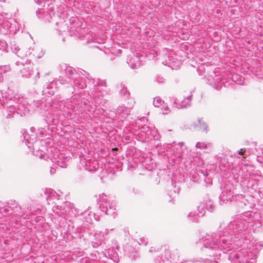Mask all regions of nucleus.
<instances>
[{
	"label": "nucleus",
	"mask_w": 263,
	"mask_h": 263,
	"mask_svg": "<svg viewBox=\"0 0 263 263\" xmlns=\"http://www.w3.org/2000/svg\"><path fill=\"white\" fill-rule=\"evenodd\" d=\"M4 67L5 68V71H7L9 69V68L6 66H4Z\"/></svg>",
	"instance_id": "obj_49"
},
{
	"label": "nucleus",
	"mask_w": 263,
	"mask_h": 263,
	"mask_svg": "<svg viewBox=\"0 0 263 263\" xmlns=\"http://www.w3.org/2000/svg\"><path fill=\"white\" fill-rule=\"evenodd\" d=\"M261 151H262V154H263V148L261 149Z\"/></svg>",
	"instance_id": "obj_54"
},
{
	"label": "nucleus",
	"mask_w": 263,
	"mask_h": 263,
	"mask_svg": "<svg viewBox=\"0 0 263 263\" xmlns=\"http://www.w3.org/2000/svg\"><path fill=\"white\" fill-rule=\"evenodd\" d=\"M160 250L162 252H164V257L166 260L170 261L171 263H178V261L179 260V256L178 255V253H176V254L172 255L170 250L166 246L161 247Z\"/></svg>",
	"instance_id": "obj_9"
},
{
	"label": "nucleus",
	"mask_w": 263,
	"mask_h": 263,
	"mask_svg": "<svg viewBox=\"0 0 263 263\" xmlns=\"http://www.w3.org/2000/svg\"><path fill=\"white\" fill-rule=\"evenodd\" d=\"M104 238V233L99 232L95 233L90 238V240L93 248H97L101 245Z\"/></svg>",
	"instance_id": "obj_12"
},
{
	"label": "nucleus",
	"mask_w": 263,
	"mask_h": 263,
	"mask_svg": "<svg viewBox=\"0 0 263 263\" xmlns=\"http://www.w3.org/2000/svg\"><path fill=\"white\" fill-rule=\"evenodd\" d=\"M70 204L69 202H65L62 205H56L52 208V212L54 216H62L68 212L69 209L70 208Z\"/></svg>",
	"instance_id": "obj_8"
},
{
	"label": "nucleus",
	"mask_w": 263,
	"mask_h": 263,
	"mask_svg": "<svg viewBox=\"0 0 263 263\" xmlns=\"http://www.w3.org/2000/svg\"><path fill=\"white\" fill-rule=\"evenodd\" d=\"M36 77L37 79L39 78V72H37Z\"/></svg>",
	"instance_id": "obj_47"
},
{
	"label": "nucleus",
	"mask_w": 263,
	"mask_h": 263,
	"mask_svg": "<svg viewBox=\"0 0 263 263\" xmlns=\"http://www.w3.org/2000/svg\"><path fill=\"white\" fill-rule=\"evenodd\" d=\"M55 119L54 118H52L51 120H49V119L47 120V122H51L53 124H54L55 123Z\"/></svg>",
	"instance_id": "obj_40"
},
{
	"label": "nucleus",
	"mask_w": 263,
	"mask_h": 263,
	"mask_svg": "<svg viewBox=\"0 0 263 263\" xmlns=\"http://www.w3.org/2000/svg\"><path fill=\"white\" fill-rule=\"evenodd\" d=\"M16 64L17 65L22 67V68L21 67L20 69L22 77L25 78L30 77L32 72L33 66V64L30 62V60L26 61L25 64L20 62H17Z\"/></svg>",
	"instance_id": "obj_6"
},
{
	"label": "nucleus",
	"mask_w": 263,
	"mask_h": 263,
	"mask_svg": "<svg viewBox=\"0 0 263 263\" xmlns=\"http://www.w3.org/2000/svg\"><path fill=\"white\" fill-rule=\"evenodd\" d=\"M0 1L2 2H5L6 1V0H0Z\"/></svg>",
	"instance_id": "obj_52"
},
{
	"label": "nucleus",
	"mask_w": 263,
	"mask_h": 263,
	"mask_svg": "<svg viewBox=\"0 0 263 263\" xmlns=\"http://www.w3.org/2000/svg\"><path fill=\"white\" fill-rule=\"evenodd\" d=\"M39 134L41 136H43L44 135H45V130L44 128H40V129H39Z\"/></svg>",
	"instance_id": "obj_33"
},
{
	"label": "nucleus",
	"mask_w": 263,
	"mask_h": 263,
	"mask_svg": "<svg viewBox=\"0 0 263 263\" xmlns=\"http://www.w3.org/2000/svg\"><path fill=\"white\" fill-rule=\"evenodd\" d=\"M163 101L159 97H156L154 99L153 104L155 107H159L163 103Z\"/></svg>",
	"instance_id": "obj_25"
},
{
	"label": "nucleus",
	"mask_w": 263,
	"mask_h": 263,
	"mask_svg": "<svg viewBox=\"0 0 263 263\" xmlns=\"http://www.w3.org/2000/svg\"><path fill=\"white\" fill-rule=\"evenodd\" d=\"M12 210L18 216H23L24 215V212L22 211L21 206H15Z\"/></svg>",
	"instance_id": "obj_24"
},
{
	"label": "nucleus",
	"mask_w": 263,
	"mask_h": 263,
	"mask_svg": "<svg viewBox=\"0 0 263 263\" xmlns=\"http://www.w3.org/2000/svg\"><path fill=\"white\" fill-rule=\"evenodd\" d=\"M55 172H56V169L53 167H51L50 168V174L53 175L54 174H55Z\"/></svg>",
	"instance_id": "obj_37"
},
{
	"label": "nucleus",
	"mask_w": 263,
	"mask_h": 263,
	"mask_svg": "<svg viewBox=\"0 0 263 263\" xmlns=\"http://www.w3.org/2000/svg\"><path fill=\"white\" fill-rule=\"evenodd\" d=\"M11 49L15 54H16L18 57H21L22 58L25 56V53L23 54L22 53V51L20 52L21 49L19 46L16 44H13L11 45Z\"/></svg>",
	"instance_id": "obj_22"
},
{
	"label": "nucleus",
	"mask_w": 263,
	"mask_h": 263,
	"mask_svg": "<svg viewBox=\"0 0 263 263\" xmlns=\"http://www.w3.org/2000/svg\"><path fill=\"white\" fill-rule=\"evenodd\" d=\"M207 146V144L204 143V142H197L196 144V147L197 148H205Z\"/></svg>",
	"instance_id": "obj_31"
},
{
	"label": "nucleus",
	"mask_w": 263,
	"mask_h": 263,
	"mask_svg": "<svg viewBox=\"0 0 263 263\" xmlns=\"http://www.w3.org/2000/svg\"><path fill=\"white\" fill-rule=\"evenodd\" d=\"M24 140L26 141V144L29 147H30L29 144L33 143L36 140V135L32 134L30 136L28 133L24 132L23 134Z\"/></svg>",
	"instance_id": "obj_20"
},
{
	"label": "nucleus",
	"mask_w": 263,
	"mask_h": 263,
	"mask_svg": "<svg viewBox=\"0 0 263 263\" xmlns=\"http://www.w3.org/2000/svg\"><path fill=\"white\" fill-rule=\"evenodd\" d=\"M98 167L97 161L94 159H88L85 161V168L89 172L95 171Z\"/></svg>",
	"instance_id": "obj_18"
},
{
	"label": "nucleus",
	"mask_w": 263,
	"mask_h": 263,
	"mask_svg": "<svg viewBox=\"0 0 263 263\" xmlns=\"http://www.w3.org/2000/svg\"><path fill=\"white\" fill-rule=\"evenodd\" d=\"M138 242V243L140 245H146L148 243L147 238H145L144 237H141L139 239V240Z\"/></svg>",
	"instance_id": "obj_30"
},
{
	"label": "nucleus",
	"mask_w": 263,
	"mask_h": 263,
	"mask_svg": "<svg viewBox=\"0 0 263 263\" xmlns=\"http://www.w3.org/2000/svg\"><path fill=\"white\" fill-rule=\"evenodd\" d=\"M162 258H163V256H161V259H160V260H162V262H165V260H164V259H162Z\"/></svg>",
	"instance_id": "obj_50"
},
{
	"label": "nucleus",
	"mask_w": 263,
	"mask_h": 263,
	"mask_svg": "<svg viewBox=\"0 0 263 263\" xmlns=\"http://www.w3.org/2000/svg\"><path fill=\"white\" fill-rule=\"evenodd\" d=\"M117 112L120 115H122L123 117H126L128 114L127 108L124 107L120 106L119 108H118Z\"/></svg>",
	"instance_id": "obj_23"
},
{
	"label": "nucleus",
	"mask_w": 263,
	"mask_h": 263,
	"mask_svg": "<svg viewBox=\"0 0 263 263\" xmlns=\"http://www.w3.org/2000/svg\"><path fill=\"white\" fill-rule=\"evenodd\" d=\"M4 211H5L6 213H7L9 212V209L8 208H5Z\"/></svg>",
	"instance_id": "obj_46"
},
{
	"label": "nucleus",
	"mask_w": 263,
	"mask_h": 263,
	"mask_svg": "<svg viewBox=\"0 0 263 263\" xmlns=\"http://www.w3.org/2000/svg\"><path fill=\"white\" fill-rule=\"evenodd\" d=\"M57 82L56 81H52L51 82L46 83L44 86L43 92L45 93L53 95L57 90Z\"/></svg>",
	"instance_id": "obj_16"
},
{
	"label": "nucleus",
	"mask_w": 263,
	"mask_h": 263,
	"mask_svg": "<svg viewBox=\"0 0 263 263\" xmlns=\"http://www.w3.org/2000/svg\"><path fill=\"white\" fill-rule=\"evenodd\" d=\"M205 181L208 184H211L212 183V180L210 178H207L205 179Z\"/></svg>",
	"instance_id": "obj_39"
},
{
	"label": "nucleus",
	"mask_w": 263,
	"mask_h": 263,
	"mask_svg": "<svg viewBox=\"0 0 263 263\" xmlns=\"http://www.w3.org/2000/svg\"><path fill=\"white\" fill-rule=\"evenodd\" d=\"M258 161L260 162H262L263 161V160L261 159V157L258 156Z\"/></svg>",
	"instance_id": "obj_43"
},
{
	"label": "nucleus",
	"mask_w": 263,
	"mask_h": 263,
	"mask_svg": "<svg viewBox=\"0 0 263 263\" xmlns=\"http://www.w3.org/2000/svg\"><path fill=\"white\" fill-rule=\"evenodd\" d=\"M143 128L144 129H146V128H148V127H144Z\"/></svg>",
	"instance_id": "obj_53"
},
{
	"label": "nucleus",
	"mask_w": 263,
	"mask_h": 263,
	"mask_svg": "<svg viewBox=\"0 0 263 263\" xmlns=\"http://www.w3.org/2000/svg\"><path fill=\"white\" fill-rule=\"evenodd\" d=\"M208 82L210 85H213V86L216 89H220L221 85L219 84V83L222 81L221 76L219 74H216L215 72H213L212 74L208 78Z\"/></svg>",
	"instance_id": "obj_11"
},
{
	"label": "nucleus",
	"mask_w": 263,
	"mask_h": 263,
	"mask_svg": "<svg viewBox=\"0 0 263 263\" xmlns=\"http://www.w3.org/2000/svg\"><path fill=\"white\" fill-rule=\"evenodd\" d=\"M121 87H122V89L120 90V93L124 96H128L129 92L127 90V88L125 87L124 85L121 84Z\"/></svg>",
	"instance_id": "obj_28"
},
{
	"label": "nucleus",
	"mask_w": 263,
	"mask_h": 263,
	"mask_svg": "<svg viewBox=\"0 0 263 263\" xmlns=\"http://www.w3.org/2000/svg\"><path fill=\"white\" fill-rule=\"evenodd\" d=\"M233 197V192L231 189L228 186H226L220 195V199L223 202L226 201H231Z\"/></svg>",
	"instance_id": "obj_13"
},
{
	"label": "nucleus",
	"mask_w": 263,
	"mask_h": 263,
	"mask_svg": "<svg viewBox=\"0 0 263 263\" xmlns=\"http://www.w3.org/2000/svg\"><path fill=\"white\" fill-rule=\"evenodd\" d=\"M125 251L126 252L129 251V250L128 249V247H126L125 248Z\"/></svg>",
	"instance_id": "obj_48"
},
{
	"label": "nucleus",
	"mask_w": 263,
	"mask_h": 263,
	"mask_svg": "<svg viewBox=\"0 0 263 263\" xmlns=\"http://www.w3.org/2000/svg\"><path fill=\"white\" fill-rule=\"evenodd\" d=\"M198 123L200 128L203 131H206L208 126L205 123H204L201 119L198 120Z\"/></svg>",
	"instance_id": "obj_27"
},
{
	"label": "nucleus",
	"mask_w": 263,
	"mask_h": 263,
	"mask_svg": "<svg viewBox=\"0 0 263 263\" xmlns=\"http://www.w3.org/2000/svg\"><path fill=\"white\" fill-rule=\"evenodd\" d=\"M248 226L249 223L241 218L231 222L222 232L206 234L202 238V251L211 258L205 259L209 261L208 263H217L216 259L219 258L221 251L226 253L240 246L241 250L229 254L230 263H255L259 251L263 248V243L250 240L245 236Z\"/></svg>",
	"instance_id": "obj_1"
},
{
	"label": "nucleus",
	"mask_w": 263,
	"mask_h": 263,
	"mask_svg": "<svg viewBox=\"0 0 263 263\" xmlns=\"http://www.w3.org/2000/svg\"><path fill=\"white\" fill-rule=\"evenodd\" d=\"M183 142H180L179 143V145H183Z\"/></svg>",
	"instance_id": "obj_51"
},
{
	"label": "nucleus",
	"mask_w": 263,
	"mask_h": 263,
	"mask_svg": "<svg viewBox=\"0 0 263 263\" xmlns=\"http://www.w3.org/2000/svg\"><path fill=\"white\" fill-rule=\"evenodd\" d=\"M34 155L36 156H38L40 159H46V158H48L50 159L51 158L50 156H47L40 151H36L35 152H34Z\"/></svg>",
	"instance_id": "obj_26"
},
{
	"label": "nucleus",
	"mask_w": 263,
	"mask_h": 263,
	"mask_svg": "<svg viewBox=\"0 0 263 263\" xmlns=\"http://www.w3.org/2000/svg\"><path fill=\"white\" fill-rule=\"evenodd\" d=\"M32 54L34 57L41 58L44 54L42 49L39 47H37L33 44L28 48V50L26 51L25 56Z\"/></svg>",
	"instance_id": "obj_10"
},
{
	"label": "nucleus",
	"mask_w": 263,
	"mask_h": 263,
	"mask_svg": "<svg viewBox=\"0 0 263 263\" xmlns=\"http://www.w3.org/2000/svg\"><path fill=\"white\" fill-rule=\"evenodd\" d=\"M238 154H239V155H241V156H240V157H238L239 159H244V158H245V156H242V154H243V153H242V149H240V150H239V151H238Z\"/></svg>",
	"instance_id": "obj_34"
},
{
	"label": "nucleus",
	"mask_w": 263,
	"mask_h": 263,
	"mask_svg": "<svg viewBox=\"0 0 263 263\" xmlns=\"http://www.w3.org/2000/svg\"><path fill=\"white\" fill-rule=\"evenodd\" d=\"M45 193L47 195V199L48 200H49L51 198L59 199L63 194L62 192L60 191L55 192L51 189H46Z\"/></svg>",
	"instance_id": "obj_19"
},
{
	"label": "nucleus",
	"mask_w": 263,
	"mask_h": 263,
	"mask_svg": "<svg viewBox=\"0 0 263 263\" xmlns=\"http://www.w3.org/2000/svg\"><path fill=\"white\" fill-rule=\"evenodd\" d=\"M30 130L32 133H34V131L35 130V129L34 127H31L30 128Z\"/></svg>",
	"instance_id": "obj_44"
},
{
	"label": "nucleus",
	"mask_w": 263,
	"mask_h": 263,
	"mask_svg": "<svg viewBox=\"0 0 263 263\" xmlns=\"http://www.w3.org/2000/svg\"><path fill=\"white\" fill-rule=\"evenodd\" d=\"M162 110L163 115H167L169 112V108L167 106L163 105L162 107Z\"/></svg>",
	"instance_id": "obj_32"
},
{
	"label": "nucleus",
	"mask_w": 263,
	"mask_h": 263,
	"mask_svg": "<svg viewBox=\"0 0 263 263\" xmlns=\"http://www.w3.org/2000/svg\"><path fill=\"white\" fill-rule=\"evenodd\" d=\"M192 96H189L183 100L180 101L176 99L174 101L173 106L178 108H183L190 106Z\"/></svg>",
	"instance_id": "obj_14"
},
{
	"label": "nucleus",
	"mask_w": 263,
	"mask_h": 263,
	"mask_svg": "<svg viewBox=\"0 0 263 263\" xmlns=\"http://www.w3.org/2000/svg\"><path fill=\"white\" fill-rule=\"evenodd\" d=\"M4 23L3 21L0 18V31H2L3 28H4Z\"/></svg>",
	"instance_id": "obj_35"
},
{
	"label": "nucleus",
	"mask_w": 263,
	"mask_h": 263,
	"mask_svg": "<svg viewBox=\"0 0 263 263\" xmlns=\"http://www.w3.org/2000/svg\"><path fill=\"white\" fill-rule=\"evenodd\" d=\"M158 250H159V248H157V249H156L155 248L152 247V248H151V249H149V252H157V251H158Z\"/></svg>",
	"instance_id": "obj_38"
},
{
	"label": "nucleus",
	"mask_w": 263,
	"mask_h": 263,
	"mask_svg": "<svg viewBox=\"0 0 263 263\" xmlns=\"http://www.w3.org/2000/svg\"><path fill=\"white\" fill-rule=\"evenodd\" d=\"M34 1L39 5L42 3V0H34Z\"/></svg>",
	"instance_id": "obj_41"
},
{
	"label": "nucleus",
	"mask_w": 263,
	"mask_h": 263,
	"mask_svg": "<svg viewBox=\"0 0 263 263\" xmlns=\"http://www.w3.org/2000/svg\"><path fill=\"white\" fill-rule=\"evenodd\" d=\"M85 74H83L84 76L86 77V79L88 81V84H92L94 85V89L95 90H93L92 92V95L94 96L95 97H99L100 96L99 95H96V92L97 90H99L98 87L101 86V87H106V83L105 81L104 80H99L96 84H95V80L93 79H92L89 74L87 73L86 72H84Z\"/></svg>",
	"instance_id": "obj_7"
},
{
	"label": "nucleus",
	"mask_w": 263,
	"mask_h": 263,
	"mask_svg": "<svg viewBox=\"0 0 263 263\" xmlns=\"http://www.w3.org/2000/svg\"><path fill=\"white\" fill-rule=\"evenodd\" d=\"M65 71L67 80L60 78V82L62 84H65L66 83H71L72 85L70 90L71 93H73L74 89H84L86 87V77L83 75V74H85V71L81 73V75H79L72 67H67Z\"/></svg>",
	"instance_id": "obj_3"
},
{
	"label": "nucleus",
	"mask_w": 263,
	"mask_h": 263,
	"mask_svg": "<svg viewBox=\"0 0 263 263\" xmlns=\"http://www.w3.org/2000/svg\"><path fill=\"white\" fill-rule=\"evenodd\" d=\"M161 260H159L158 258L156 259V261L157 262V263H161Z\"/></svg>",
	"instance_id": "obj_45"
},
{
	"label": "nucleus",
	"mask_w": 263,
	"mask_h": 263,
	"mask_svg": "<svg viewBox=\"0 0 263 263\" xmlns=\"http://www.w3.org/2000/svg\"><path fill=\"white\" fill-rule=\"evenodd\" d=\"M215 205L211 201H209L205 203H200V205L197 207L198 213L196 214L190 213L188 215V217L194 216V218L193 219V220L195 221L197 219V216L202 217L204 215L205 213V209L210 212H213L215 210Z\"/></svg>",
	"instance_id": "obj_5"
},
{
	"label": "nucleus",
	"mask_w": 263,
	"mask_h": 263,
	"mask_svg": "<svg viewBox=\"0 0 263 263\" xmlns=\"http://www.w3.org/2000/svg\"><path fill=\"white\" fill-rule=\"evenodd\" d=\"M3 97H5V99L9 101H13L15 104H17V107L13 104L9 103V106L6 110V118H10L12 115L15 114L16 108H17V113L20 114L22 116H24L26 112L27 111V108L26 106V100L20 95L14 93L12 92V90L9 88L8 91L5 94L1 92Z\"/></svg>",
	"instance_id": "obj_2"
},
{
	"label": "nucleus",
	"mask_w": 263,
	"mask_h": 263,
	"mask_svg": "<svg viewBox=\"0 0 263 263\" xmlns=\"http://www.w3.org/2000/svg\"><path fill=\"white\" fill-rule=\"evenodd\" d=\"M7 48V44L4 40H0V50L5 51Z\"/></svg>",
	"instance_id": "obj_29"
},
{
	"label": "nucleus",
	"mask_w": 263,
	"mask_h": 263,
	"mask_svg": "<svg viewBox=\"0 0 263 263\" xmlns=\"http://www.w3.org/2000/svg\"><path fill=\"white\" fill-rule=\"evenodd\" d=\"M164 79H163V78H160V77H158L157 79H156V81L158 83H163L164 82Z\"/></svg>",
	"instance_id": "obj_36"
},
{
	"label": "nucleus",
	"mask_w": 263,
	"mask_h": 263,
	"mask_svg": "<svg viewBox=\"0 0 263 263\" xmlns=\"http://www.w3.org/2000/svg\"><path fill=\"white\" fill-rule=\"evenodd\" d=\"M100 208L101 210L106 214L114 216L115 214V204L114 202H110L105 195H102L100 197Z\"/></svg>",
	"instance_id": "obj_4"
},
{
	"label": "nucleus",
	"mask_w": 263,
	"mask_h": 263,
	"mask_svg": "<svg viewBox=\"0 0 263 263\" xmlns=\"http://www.w3.org/2000/svg\"><path fill=\"white\" fill-rule=\"evenodd\" d=\"M50 159L52 162L54 161L57 163V165L61 167L64 168L67 166L66 161L67 158L65 157V156L63 155L59 156L58 159L55 155H54L52 157H51Z\"/></svg>",
	"instance_id": "obj_17"
},
{
	"label": "nucleus",
	"mask_w": 263,
	"mask_h": 263,
	"mask_svg": "<svg viewBox=\"0 0 263 263\" xmlns=\"http://www.w3.org/2000/svg\"><path fill=\"white\" fill-rule=\"evenodd\" d=\"M127 62L129 66L133 69L139 67L141 64L140 58L135 54L128 57Z\"/></svg>",
	"instance_id": "obj_15"
},
{
	"label": "nucleus",
	"mask_w": 263,
	"mask_h": 263,
	"mask_svg": "<svg viewBox=\"0 0 263 263\" xmlns=\"http://www.w3.org/2000/svg\"><path fill=\"white\" fill-rule=\"evenodd\" d=\"M3 80V77L2 73L0 72V82H2Z\"/></svg>",
	"instance_id": "obj_42"
},
{
	"label": "nucleus",
	"mask_w": 263,
	"mask_h": 263,
	"mask_svg": "<svg viewBox=\"0 0 263 263\" xmlns=\"http://www.w3.org/2000/svg\"><path fill=\"white\" fill-rule=\"evenodd\" d=\"M241 218L248 223H249L252 221L253 216L251 213L246 212L241 216Z\"/></svg>",
	"instance_id": "obj_21"
}]
</instances>
